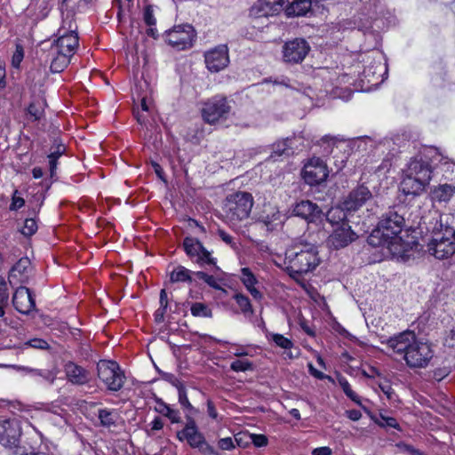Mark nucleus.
Wrapping results in <instances>:
<instances>
[{
    "label": "nucleus",
    "instance_id": "nucleus-21",
    "mask_svg": "<svg viewBox=\"0 0 455 455\" xmlns=\"http://www.w3.org/2000/svg\"><path fill=\"white\" fill-rule=\"evenodd\" d=\"M404 173L429 184L432 178V168L427 161L421 158H413L408 164Z\"/></svg>",
    "mask_w": 455,
    "mask_h": 455
},
{
    "label": "nucleus",
    "instance_id": "nucleus-27",
    "mask_svg": "<svg viewBox=\"0 0 455 455\" xmlns=\"http://www.w3.org/2000/svg\"><path fill=\"white\" fill-rule=\"evenodd\" d=\"M455 194V186L451 184H440L432 190V197L437 202H449Z\"/></svg>",
    "mask_w": 455,
    "mask_h": 455
},
{
    "label": "nucleus",
    "instance_id": "nucleus-40",
    "mask_svg": "<svg viewBox=\"0 0 455 455\" xmlns=\"http://www.w3.org/2000/svg\"><path fill=\"white\" fill-rule=\"evenodd\" d=\"M240 280L244 286H250L251 284H257L258 280L255 275L251 272L249 267H243L241 269Z\"/></svg>",
    "mask_w": 455,
    "mask_h": 455
},
{
    "label": "nucleus",
    "instance_id": "nucleus-60",
    "mask_svg": "<svg viewBox=\"0 0 455 455\" xmlns=\"http://www.w3.org/2000/svg\"><path fill=\"white\" fill-rule=\"evenodd\" d=\"M207 412L208 415L212 419H217L218 413L215 408L214 403L212 401L207 402Z\"/></svg>",
    "mask_w": 455,
    "mask_h": 455
},
{
    "label": "nucleus",
    "instance_id": "nucleus-19",
    "mask_svg": "<svg viewBox=\"0 0 455 455\" xmlns=\"http://www.w3.org/2000/svg\"><path fill=\"white\" fill-rule=\"evenodd\" d=\"M372 196L371 192L365 185H358L344 200L342 205L347 212H355L362 207Z\"/></svg>",
    "mask_w": 455,
    "mask_h": 455
},
{
    "label": "nucleus",
    "instance_id": "nucleus-29",
    "mask_svg": "<svg viewBox=\"0 0 455 455\" xmlns=\"http://www.w3.org/2000/svg\"><path fill=\"white\" fill-rule=\"evenodd\" d=\"M156 411L167 417L172 423H180L181 421L179 411L172 409L161 399L156 400Z\"/></svg>",
    "mask_w": 455,
    "mask_h": 455
},
{
    "label": "nucleus",
    "instance_id": "nucleus-32",
    "mask_svg": "<svg viewBox=\"0 0 455 455\" xmlns=\"http://www.w3.org/2000/svg\"><path fill=\"white\" fill-rule=\"evenodd\" d=\"M191 271L183 266L179 265L170 273V281L172 283H191Z\"/></svg>",
    "mask_w": 455,
    "mask_h": 455
},
{
    "label": "nucleus",
    "instance_id": "nucleus-44",
    "mask_svg": "<svg viewBox=\"0 0 455 455\" xmlns=\"http://www.w3.org/2000/svg\"><path fill=\"white\" fill-rule=\"evenodd\" d=\"M286 141L288 146H291V150H292V155H294L297 151H300L303 149L304 143L303 139L300 136H292L286 138Z\"/></svg>",
    "mask_w": 455,
    "mask_h": 455
},
{
    "label": "nucleus",
    "instance_id": "nucleus-48",
    "mask_svg": "<svg viewBox=\"0 0 455 455\" xmlns=\"http://www.w3.org/2000/svg\"><path fill=\"white\" fill-rule=\"evenodd\" d=\"M381 421L379 422V425L381 427H389L395 429H399V424L397 423L396 419L392 417H386L381 415Z\"/></svg>",
    "mask_w": 455,
    "mask_h": 455
},
{
    "label": "nucleus",
    "instance_id": "nucleus-25",
    "mask_svg": "<svg viewBox=\"0 0 455 455\" xmlns=\"http://www.w3.org/2000/svg\"><path fill=\"white\" fill-rule=\"evenodd\" d=\"M427 185V183L404 173L400 184V190L406 196H419Z\"/></svg>",
    "mask_w": 455,
    "mask_h": 455
},
{
    "label": "nucleus",
    "instance_id": "nucleus-16",
    "mask_svg": "<svg viewBox=\"0 0 455 455\" xmlns=\"http://www.w3.org/2000/svg\"><path fill=\"white\" fill-rule=\"evenodd\" d=\"M204 61L211 72H219L229 63L228 49L226 44H220L204 53Z\"/></svg>",
    "mask_w": 455,
    "mask_h": 455
},
{
    "label": "nucleus",
    "instance_id": "nucleus-37",
    "mask_svg": "<svg viewBox=\"0 0 455 455\" xmlns=\"http://www.w3.org/2000/svg\"><path fill=\"white\" fill-rule=\"evenodd\" d=\"M286 139L277 141L273 144L272 146V154L271 157L274 156H289L292 155V150H291V148H289Z\"/></svg>",
    "mask_w": 455,
    "mask_h": 455
},
{
    "label": "nucleus",
    "instance_id": "nucleus-26",
    "mask_svg": "<svg viewBox=\"0 0 455 455\" xmlns=\"http://www.w3.org/2000/svg\"><path fill=\"white\" fill-rule=\"evenodd\" d=\"M142 19L145 25L148 27L146 34L148 36L154 39L159 37L158 31L156 29V18L155 14V6L153 4H147L142 12Z\"/></svg>",
    "mask_w": 455,
    "mask_h": 455
},
{
    "label": "nucleus",
    "instance_id": "nucleus-31",
    "mask_svg": "<svg viewBox=\"0 0 455 455\" xmlns=\"http://www.w3.org/2000/svg\"><path fill=\"white\" fill-rule=\"evenodd\" d=\"M233 299L238 305L242 314H243L245 316H251L254 315V310L252 308L251 300L246 295L241 292H236L233 295Z\"/></svg>",
    "mask_w": 455,
    "mask_h": 455
},
{
    "label": "nucleus",
    "instance_id": "nucleus-36",
    "mask_svg": "<svg viewBox=\"0 0 455 455\" xmlns=\"http://www.w3.org/2000/svg\"><path fill=\"white\" fill-rule=\"evenodd\" d=\"M191 315L195 317H212V310L204 303L195 302L190 307Z\"/></svg>",
    "mask_w": 455,
    "mask_h": 455
},
{
    "label": "nucleus",
    "instance_id": "nucleus-57",
    "mask_svg": "<svg viewBox=\"0 0 455 455\" xmlns=\"http://www.w3.org/2000/svg\"><path fill=\"white\" fill-rule=\"evenodd\" d=\"M377 69H379V71H381L382 69V65H381V62L379 61L378 64L376 66H372V67H366L364 69H363V76L365 77H368L370 76V74H375Z\"/></svg>",
    "mask_w": 455,
    "mask_h": 455
},
{
    "label": "nucleus",
    "instance_id": "nucleus-8",
    "mask_svg": "<svg viewBox=\"0 0 455 455\" xmlns=\"http://www.w3.org/2000/svg\"><path fill=\"white\" fill-rule=\"evenodd\" d=\"M163 36L170 46L178 51H183L193 46L196 31L189 24H180L166 30Z\"/></svg>",
    "mask_w": 455,
    "mask_h": 455
},
{
    "label": "nucleus",
    "instance_id": "nucleus-30",
    "mask_svg": "<svg viewBox=\"0 0 455 455\" xmlns=\"http://www.w3.org/2000/svg\"><path fill=\"white\" fill-rule=\"evenodd\" d=\"M345 209L339 207H332L331 208L325 217L326 220L331 223L332 226H340L343 222H347V215L345 212Z\"/></svg>",
    "mask_w": 455,
    "mask_h": 455
},
{
    "label": "nucleus",
    "instance_id": "nucleus-10",
    "mask_svg": "<svg viewBox=\"0 0 455 455\" xmlns=\"http://www.w3.org/2000/svg\"><path fill=\"white\" fill-rule=\"evenodd\" d=\"M311 47L308 42L304 38H294L285 42L282 47V59L283 62L291 65L301 63Z\"/></svg>",
    "mask_w": 455,
    "mask_h": 455
},
{
    "label": "nucleus",
    "instance_id": "nucleus-2",
    "mask_svg": "<svg viewBox=\"0 0 455 455\" xmlns=\"http://www.w3.org/2000/svg\"><path fill=\"white\" fill-rule=\"evenodd\" d=\"M447 217L435 212L427 223L430 233L427 251L438 259H448L455 253V230L448 225Z\"/></svg>",
    "mask_w": 455,
    "mask_h": 455
},
{
    "label": "nucleus",
    "instance_id": "nucleus-39",
    "mask_svg": "<svg viewBox=\"0 0 455 455\" xmlns=\"http://www.w3.org/2000/svg\"><path fill=\"white\" fill-rule=\"evenodd\" d=\"M339 384L340 387L342 388L343 392L346 394V395L350 398L352 401L355 402L356 403L360 404V399L359 396L352 390L350 384L344 377H340L338 379Z\"/></svg>",
    "mask_w": 455,
    "mask_h": 455
},
{
    "label": "nucleus",
    "instance_id": "nucleus-54",
    "mask_svg": "<svg viewBox=\"0 0 455 455\" xmlns=\"http://www.w3.org/2000/svg\"><path fill=\"white\" fill-rule=\"evenodd\" d=\"M255 285L256 284H251L250 286H245V288L254 299L260 300L263 298V294L255 287Z\"/></svg>",
    "mask_w": 455,
    "mask_h": 455
},
{
    "label": "nucleus",
    "instance_id": "nucleus-55",
    "mask_svg": "<svg viewBox=\"0 0 455 455\" xmlns=\"http://www.w3.org/2000/svg\"><path fill=\"white\" fill-rule=\"evenodd\" d=\"M66 151V147L63 144H58L54 147V149L48 155L53 156L55 158H60Z\"/></svg>",
    "mask_w": 455,
    "mask_h": 455
},
{
    "label": "nucleus",
    "instance_id": "nucleus-28",
    "mask_svg": "<svg viewBox=\"0 0 455 455\" xmlns=\"http://www.w3.org/2000/svg\"><path fill=\"white\" fill-rule=\"evenodd\" d=\"M312 0H295L286 9L288 16H305L310 12Z\"/></svg>",
    "mask_w": 455,
    "mask_h": 455
},
{
    "label": "nucleus",
    "instance_id": "nucleus-13",
    "mask_svg": "<svg viewBox=\"0 0 455 455\" xmlns=\"http://www.w3.org/2000/svg\"><path fill=\"white\" fill-rule=\"evenodd\" d=\"M21 436L19 420L5 419L0 423V443L4 447L20 448L18 443Z\"/></svg>",
    "mask_w": 455,
    "mask_h": 455
},
{
    "label": "nucleus",
    "instance_id": "nucleus-42",
    "mask_svg": "<svg viewBox=\"0 0 455 455\" xmlns=\"http://www.w3.org/2000/svg\"><path fill=\"white\" fill-rule=\"evenodd\" d=\"M23 347H33L41 350H48L50 348V345L48 342L43 339L34 338L23 344Z\"/></svg>",
    "mask_w": 455,
    "mask_h": 455
},
{
    "label": "nucleus",
    "instance_id": "nucleus-35",
    "mask_svg": "<svg viewBox=\"0 0 455 455\" xmlns=\"http://www.w3.org/2000/svg\"><path fill=\"white\" fill-rule=\"evenodd\" d=\"M71 56L65 53L58 52L51 62L50 69L52 73H60L63 71L70 62Z\"/></svg>",
    "mask_w": 455,
    "mask_h": 455
},
{
    "label": "nucleus",
    "instance_id": "nucleus-6",
    "mask_svg": "<svg viewBox=\"0 0 455 455\" xmlns=\"http://www.w3.org/2000/svg\"><path fill=\"white\" fill-rule=\"evenodd\" d=\"M176 435L179 441H186L191 448H197L201 452L207 455H217L214 448L206 442L195 419L190 416H187L185 427L178 431Z\"/></svg>",
    "mask_w": 455,
    "mask_h": 455
},
{
    "label": "nucleus",
    "instance_id": "nucleus-34",
    "mask_svg": "<svg viewBox=\"0 0 455 455\" xmlns=\"http://www.w3.org/2000/svg\"><path fill=\"white\" fill-rule=\"evenodd\" d=\"M19 370L30 374L33 377H40L50 384H52L55 380V375L49 370H39L26 366H19Z\"/></svg>",
    "mask_w": 455,
    "mask_h": 455
},
{
    "label": "nucleus",
    "instance_id": "nucleus-49",
    "mask_svg": "<svg viewBox=\"0 0 455 455\" xmlns=\"http://www.w3.org/2000/svg\"><path fill=\"white\" fill-rule=\"evenodd\" d=\"M251 439L256 447H264L267 444V438L264 435L252 434Z\"/></svg>",
    "mask_w": 455,
    "mask_h": 455
},
{
    "label": "nucleus",
    "instance_id": "nucleus-47",
    "mask_svg": "<svg viewBox=\"0 0 455 455\" xmlns=\"http://www.w3.org/2000/svg\"><path fill=\"white\" fill-rule=\"evenodd\" d=\"M9 291L5 279L0 276V304L8 303Z\"/></svg>",
    "mask_w": 455,
    "mask_h": 455
},
{
    "label": "nucleus",
    "instance_id": "nucleus-17",
    "mask_svg": "<svg viewBox=\"0 0 455 455\" xmlns=\"http://www.w3.org/2000/svg\"><path fill=\"white\" fill-rule=\"evenodd\" d=\"M33 268L28 257L20 258L11 268L8 281L11 285L27 283L29 281Z\"/></svg>",
    "mask_w": 455,
    "mask_h": 455
},
{
    "label": "nucleus",
    "instance_id": "nucleus-56",
    "mask_svg": "<svg viewBox=\"0 0 455 455\" xmlns=\"http://www.w3.org/2000/svg\"><path fill=\"white\" fill-rule=\"evenodd\" d=\"M25 204V200L21 197H13L10 205V210L15 211L21 208Z\"/></svg>",
    "mask_w": 455,
    "mask_h": 455
},
{
    "label": "nucleus",
    "instance_id": "nucleus-15",
    "mask_svg": "<svg viewBox=\"0 0 455 455\" xmlns=\"http://www.w3.org/2000/svg\"><path fill=\"white\" fill-rule=\"evenodd\" d=\"M358 235L351 229L348 222L337 227L327 239L330 247L339 250L347 246L357 239Z\"/></svg>",
    "mask_w": 455,
    "mask_h": 455
},
{
    "label": "nucleus",
    "instance_id": "nucleus-51",
    "mask_svg": "<svg viewBox=\"0 0 455 455\" xmlns=\"http://www.w3.org/2000/svg\"><path fill=\"white\" fill-rule=\"evenodd\" d=\"M220 449L229 451L235 448V444L231 437L221 438L218 442Z\"/></svg>",
    "mask_w": 455,
    "mask_h": 455
},
{
    "label": "nucleus",
    "instance_id": "nucleus-4",
    "mask_svg": "<svg viewBox=\"0 0 455 455\" xmlns=\"http://www.w3.org/2000/svg\"><path fill=\"white\" fill-rule=\"evenodd\" d=\"M253 205V197L248 192H236L227 196L223 207V217L232 227L246 220Z\"/></svg>",
    "mask_w": 455,
    "mask_h": 455
},
{
    "label": "nucleus",
    "instance_id": "nucleus-9",
    "mask_svg": "<svg viewBox=\"0 0 455 455\" xmlns=\"http://www.w3.org/2000/svg\"><path fill=\"white\" fill-rule=\"evenodd\" d=\"M183 248L190 259H196V262L201 266L207 264L213 266L215 272L220 271L217 266V259L212 257L211 252L206 250L202 243L195 237L187 236L183 240Z\"/></svg>",
    "mask_w": 455,
    "mask_h": 455
},
{
    "label": "nucleus",
    "instance_id": "nucleus-62",
    "mask_svg": "<svg viewBox=\"0 0 455 455\" xmlns=\"http://www.w3.org/2000/svg\"><path fill=\"white\" fill-rule=\"evenodd\" d=\"M347 417L353 421L359 420L362 417V413L358 410L347 411Z\"/></svg>",
    "mask_w": 455,
    "mask_h": 455
},
{
    "label": "nucleus",
    "instance_id": "nucleus-22",
    "mask_svg": "<svg viewBox=\"0 0 455 455\" xmlns=\"http://www.w3.org/2000/svg\"><path fill=\"white\" fill-rule=\"evenodd\" d=\"M63 369L68 381L73 385L83 386L90 380L89 371L72 361L66 362Z\"/></svg>",
    "mask_w": 455,
    "mask_h": 455
},
{
    "label": "nucleus",
    "instance_id": "nucleus-11",
    "mask_svg": "<svg viewBox=\"0 0 455 455\" xmlns=\"http://www.w3.org/2000/svg\"><path fill=\"white\" fill-rule=\"evenodd\" d=\"M302 178L310 186H316L325 181L329 171L327 164L319 157H312L302 169Z\"/></svg>",
    "mask_w": 455,
    "mask_h": 455
},
{
    "label": "nucleus",
    "instance_id": "nucleus-46",
    "mask_svg": "<svg viewBox=\"0 0 455 455\" xmlns=\"http://www.w3.org/2000/svg\"><path fill=\"white\" fill-rule=\"evenodd\" d=\"M272 339L278 347L284 349H290L293 346L291 340L282 334H272Z\"/></svg>",
    "mask_w": 455,
    "mask_h": 455
},
{
    "label": "nucleus",
    "instance_id": "nucleus-52",
    "mask_svg": "<svg viewBox=\"0 0 455 455\" xmlns=\"http://www.w3.org/2000/svg\"><path fill=\"white\" fill-rule=\"evenodd\" d=\"M49 160V171H50V176L51 178H54L56 175V170L58 165V159L55 158L53 156H47Z\"/></svg>",
    "mask_w": 455,
    "mask_h": 455
},
{
    "label": "nucleus",
    "instance_id": "nucleus-50",
    "mask_svg": "<svg viewBox=\"0 0 455 455\" xmlns=\"http://www.w3.org/2000/svg\"><path fill=\"white\" fill-rule=\"evenodd\" d=\"M23 57H24V52H23L22 47L17 46L16 51L13 53L12 60V66L15 68H18L20 66V62L22 61Z\"/></svg>",
    "mask_w": 455,
    "mask_h": 455
},
{
    "label": "nucleus",
    "instance_id": "nucleus-43",
    "mask_svg": "<svg viewBox=\"0 0 455 455\" xmlns=\"http://www.w3.org/2000/svg\"><path fill=\"white\" fill-rule=\"evenodd\" d=\"M177 388L179 393V402L180 405L183 408L193 411L194 408L188 401L185 387L181 383H179V385H177Z\"/></svg>",
    "mask_w": 455,
    "mask_h": 455
},
{
    "label": "nucleus",
    "instance_id": "nucleus-5",
    "mask_svg": "<svg viewBox=\"0 0 455 455\" xmlns=\"http://www.w3.org/2000/svg\"><path fill=\"white\" fill-rule=\"evenodd\" d=\"M404 210L403 207L391 208L385 214L382 215L379 224L377 233L381 234L386 243H390L389 240L395 239L402 232L405 220L401 212Z\"/></svg>",
    "mask_w": 455,
    "mask_h": 455
},
{
    "label": "nucleus",
    "instance_id": "nucleus-58",
    "mask_svg": "<svg viewBox=\"0 0 455 455\" xmlns=\"http://www.w3.org/2000/svg\"><path fill=\"white\" fill-rule=\"evenodd\" d=\"M312 454L313 455H331L332 451L330 447L323 446V447H319V448L314 449L312 451Z\"/></svg>",
    "mask_w": 455,
    "mask_h": 455
},
{
    "label": "nucleus",
    "instance_id": "nucleus-41",
    "mask_svg": "<svg viewBox=\"0 0 455 455\" xmlns=\"http://www.w3.org/2000/svg\"><path fill=\"white\" fill-rule=\"evenodd\" d=\"M230 369L235 372H244L247 371H252L253 364L248 360H235L231 363Z\"/></svg>",
    "mask_w": 455,
    "mask_h": 455
},
{
    "label": "nucleus",
    "instance_id": "nucleus-23",
    "mask_svg": "<svg viewBox=\"0 0 455 455\" xmlns=\"http://www.w3.org/2000/svg\"><path fill=\"white\" fill-rule=\"evenodd\" d=\"M285 0H259L251 7V13L256 17H268L278 14L283 7Z\"/></svg>",
    "mask_w": 455,
    "mask_h": 455
},
{
    "label": "nucleus",
    "instance_id": "nucleus-45",
    "mask_svg": "<svg viewBox=\"0 0 455 455\" xmlns=\"http://www.w3.org/2000/svg\"><path fill=\"white\" fill-rule=\"evenodd\" d=\"M37 230V224L35 219L29 218L26 219L24 222V226L21 229V233L25 236H31Z\"/></svg>",
    "mask_w": 455,
    "mask_h": 455
},
{
    "label": "nucleus",
    "instance_id": "nucleus-59",
    "mask_svg": "<svg viewBox=\"0 0 455 455\" xmlns=\"http://www.w3.org/2000/svg\"><path fill=\"white\" fill-rule=\"evenodd\" d=\"M160 307L168 308L169 302H168V296L167 292L164 289H162L160 291Z\"/></svg>",
    "mask_w": 455,
    "mask_h": 455
},
{
    "label": "nucleus",
    "instance_id": "nucleus-7",
    "mask_svg": "<svg viewBox=\"0 0 455 455\" xmlns=\"http://www.w3.org/2000/svg\"><path fill=\"white\" fill-rule=\"evenodd\" d=\"M98 377L112 392H117L124 387L125 375L115 361L101 360L97 364Z\"/></svg>",
    "mask_w": 455,
    "mask_h": 455
},
{
    "label": "nucleus",
    "instance_id": "nucleus-33",
    "mask_svg": "<svg viewBox=\"0 0 455 455\" xmlns=\"http://www.w3.org/2000/svg\"><path fill=\"white\" fill-rule=\"evenodd\" d=\"M117 417V412L115 410L100 409L98 411L100 425L105 427L116 426Z\"/></svg>",
    "mask_w": 455,
    "mask_h": 455
},
{
    "label": "nucleus",
    "instance_id": "nucleus-64",
    "mask_svg": "<svg viewBox=\"0 0 455 455\" xmlns=\"http://www.w3.org/2000/svg\"><path fill=\"white\" fill-rule=\"evenodd\" d=\"M71 20H63V26L59 28L57 36L58 37L60 36V34H68L69 32V21Z\"/></svg>",
    "mask_w": 455,
    "mask_h": 455
},
{
    "label": "nucleus",
    "instance_id": "nucleus-12",
    "mask_svg": "<svg viewBox=\"0 0 455 455\" xmlns=\"http://www.w3.org/2000/svg\"><path fill=\"white\" fill-rule=\"evenodd\" d=\"M230 110L231 107L227 99L216 96L204 104L202 115L206 123L212 124L221 118H226Z\"/></svg>",
    "mask_w": 455,
    "mask_h": 455
},
{
    "label": "nucleus",
    "instance_id": "nucleus-20",
    "mask_svg": "<svg viewBox=\"0 0 455 455\" xmlns=\"http://www.w3.org/2000/svg\"><path fill=\"white\" fill-rule=\"evenodd\" d=\"M12 304L15 309L23 315L29 314L36 307L35 299L31 291L22 285L14 291Z\"/></svg>",
    "mask_w": 455,
    "mask_h": 455
},
{
    "label": "nucleus",
    "instance_id": "nucleus-1",
    "mask_svg": "<svg viewBox=\"0 0 455 455\" xmlns=\"http://www.w3.org/2000/svg\"><path fill=\"white\" fill-rule=\"evenodd\" d=\"M395 353L402 355L410 368H425L433 358L429 344L419 341L414 331H405L381 341Z\"/></svg>",
    "mask_w": 455,
    "mask_h": 455
},
{
    "label": "nucleus",
    "instance_id": "nucleus-61",
    "mask_svg": "<svg viewBox=\"0 0 455 455\" xmlns=\"http://www.w3.org/2000/svg\"><path fill=\"white\" fill-rule=\"evenodd\" d=\"M164 427V423L161 418L156 417L155 419L151 422V430L152 431H158L161 430Z\"/></svg>",
    "mask_w": 455,
    "mask_h": 455
},
{
    "label": "nucleus",
    "instance_id": "nucleus-18",
    "mask_svg": "<svg viewBox=\"0 0 455 455\" xmlns=\"http://www.w3.org/2000/svg\"><path fill=\"white\" fill-rule=\"evenodd\" d=\"M76 25L73 24V21H69V32L68 34H60V36L55 41V47L57 52L65 53L69 56H73L76 49L78 46V36L76 34Z\"/></svg>",
    "mask_w": 455,
    "mask_h": 455
},
{
    "label": "nucleus",
    "instance_id": "nucleus-63",
    "mask_svg": "<svg viewBox=\"0 0 455 455\" xmlns=\"http://www.w3.org/2000/svg\"><path fill=\"white\" fill-rule=\"evenodd\" d=\"M167 308L159 307L155 313V319L156 323H162L164 319V314L166 313Z\"/></svg>",
    "mask_w": 455,
    "mask_h": 455
},
{
    "label": "nucleus",
    "instance_id": "nucleus-3",
    "mask_svg": "<svg viewBox=\"0 0 455 455\" xmlns=\"http://www.w3.org/2000/svg\"><path fill=\"white\" fill-rule=\"evenodd\" d=\"M287 270L292 278L313 271L319 264L320 258L315 243L299 239L286 251Z\"/></svg>",
    "mask_w": 455,
    "mask_h": 455
},
{
    "label": "nucleus",
    "instance_id": "nucleus-24",
    "mask_svg": "<svg viewBox=\"0 0 455 455\" xmlns=\"http://www.w3.org/2000/svg\"><path fill=\"white\" fill-rule=\"evenodd\" d=\"M259 223L267 231L277 229L283 223L281 212L275 207H268L259 217Z\"/></svg>",
    "mask_w": 455,
    "mask_h": 455
},
{
    "label": "nucleus",
    "instance_id": "nucleus-53",
    "mask_svg": "<svg viewBox=\"0 0 455 455\" xmlns=\"http://www.w3.org/2000/svg\"><path fill=\"white\" fill-rule=\"evenodd\" d=\"M219 235L221 238V240L225 242L227 244H229L231 247L235 248V243L234 242L233 236H231L223 230H219Z\"/></svg>",
    "mask_w": 455,
    "mask_h": 455
},
{
    "label": "nucleus",
    "instance_id": "nucleus-38",
    "mask_svg": "<svg viewBox=\"0 0 455 455\" xmlns=\"http://www.w3.org/2000/svg\"><path fill=\"white\" fill-rule=\"evenodd\" d=\"M194 275L197 276L199 279L203 280L205 283H207L211 288L214 290H222L221 286L220 285L218 279L213 276L212 275H208L207 273L204 271H197L195 272Z\"/></svg>",
    "mask_w": 455,
    "mask_h": 455
},
{
    "label": "nucleus",
    "instance_id": "nucleus-14",
    "mask_svg": "<svg viewBox=\"0 0 455 455\" xmlns=\"http://www.w3.org/2000/svg\"><path fill=\"white\" fill-rule=\"evenodd\" d=\"M292 213L294 216L305 220L307 223L320 222L324 216L317 204L310 200H301L294 204Z\"/></svg>",
    "mask_w": 455,
    "mask_h": 455
}]
</instances>
